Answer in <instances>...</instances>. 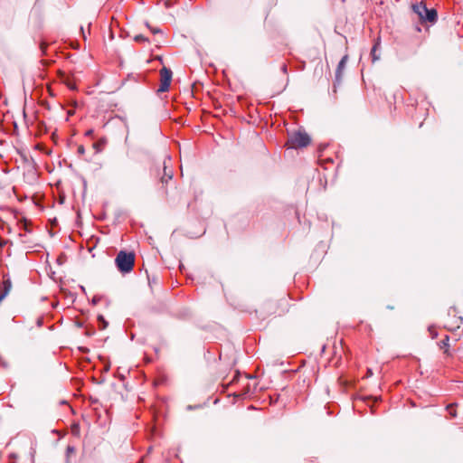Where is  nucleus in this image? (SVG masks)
Instances as JSON below:
<instances>
[{
	"instance_id": "obj_5",
	"label": "nucleus",
	"mask_w": 463,
	"mask_h": 463,
	"mask_svg": "<svg viewBox=\"0 0 463 463\" xmlns=\"http://www.w3.org/2000/svg\"><path fill=\"white\" fill-rule=\"evenodd\" d=\"M59 80L66 85L71 90H77V84L75 82V78L73 75H69L62 71H58L57 72Z\"/></svg>"
},
{
	"instance_id": "obj_27",
	"label": "nucleus",
	"mask_w": 463,
	"mask_h": 463,
	"mask_svg": "<svg viewBox=\"0 0 463 463\" xmlns=\"http://www.w3.org/2000/svg\"><path fill=\"white\" fill-rule=\"evenodd\" d=\"M67 113H68L69 116H72L74 114V110L73 109H69Z\"/></svg>"
},
{
	"instance_id": "obj_20",
	"label": "nucleus",
	"mask_w": 463,
	"mask_h": 463,
	"mask_svg": "<svg viewBox=\"0 0 463 463\" xmlns=\"http://www.w3.org/2000/svg\"><path fill=\"white\" fill-rule=\"evenodd\" d=\"M71 432L73 435L78 436L80 432V427L78 424H73L71 427Z\"/></svg>"
},
{
	"instance_id": "obj_29",
	"label": "nucleus",
	"mask_w": 463,
	"mask_h": 463,
	"mask_svg": "<svg viewBox=\"0 0 463 463\" xmlns=\"http://www.w3.org/2000/svg\"><path fill=\"white\" fill-rule=\"evenodd\" d=\"M78 234H79V235H80V236H82V235H84V234L89 235L90 233H82V232H80V233H78Z\"/></svg>"
},
{
	"instance_id": "obj_14",
	"label": "nucleus",
	"mask_w": 463,
	"mask_h": 463,
	"mask_svg": "<svg viewBox=\"0 0 463 463\" xmlns=\"http://www.w3.org/2000/svg\"><path fill=\"white\" fill-rule=\"evenodd\" d=\"M449 335H445L444 339H442L439 343V347L441 349L445 348V347H448L449 346Z\"/></svg>"
},
{
	"instance_id": "obj_9",
	"label": "nucleus",
	"mask_w": 463,
	"mask_h": 463,
	"mask_svg": "<svg viewBox=\"0 0 463 463\" xmlns=\"http://www.w3.org/2000/svg\"><path fill=\"white\" fill-rule=\"evenodd\" d=\"M98 241H99V238L95 237L94 235H90L88 238V242H87L88 243V246H87L88 250L90 251H91L95 248V246H96Z\"/></svg>"
},
{
	"instance_id": "obj_26",
	"label": "nucleus",
	"mask_w": 463,
	"mask_h": 463,
	"mask_svg": "<svg viewBox=\"0 0 463 463\" xmlns=\"http://www.w3.org/2000/svg\"><path fill=\"white\" fill-rule=\"evenodd\" d=\"M6 243L5 241H3L0 239V248L4 247V245Z\"/></svg>"
},
{
	"instance_id": "obj_11",
	"label": "nucleus",
	"mask_w": 463,
	"mask_h": 463,
	"mask_svg": "<svg viewBox=\"0 0 463 463\" xmlns=\"http://www.w3.org/2000/svg\"><path fill=\"white\" fill-rule=\"evenodd\" d=\"M11 288V282L9 280L4 281V291L0 295V301L8 294Z\"/></svg>"
},
{
	"instance_id": "obj_28",
	"label": "nucleus",
	"mask_w": 463,
	"mask_h": 463,
	"mask_svg": "<svg viewBox=\"0 0 463 463\" xmlns=\"http://www.w3.org/2000/svg\"><path fill=\"white\" fill-rule=\"evenodd\" d=\"M93 146H94L97 150H99V143H94V144H93Z\"/></svg>"
},
{
	"instance_id": "obj_3",
	"label": "nucleus",
	"mask_w": 463,
	"mask_h": 463,
	"mask_svg": "<svg viewBox=\"0 0 463 463\" xmlns=\"http://www.w3.org/2000/svg\"><path fill=\"white\" fill-rule=\"evenodd\" d=\"M414 12L420 16L421 20L435 23L438 18L437 11L434 8H427L423 2L413 6Z\"/></svg>"
},
{
	"instance_id": "obj_10",
	"label": "nucleus",
	"mask_w": 463,
	"mask_h": 463,
	"mask_svg": "<svg viewBox=\"0 0 463 463\" xmlns=\"http://www.w3.org/2000/svg\"><path fill=\"white\" fill-rule=\"evenodd\" d=\"M76 452V449L74 446H71V445H68L67 448H66V460H65V463H71V455H74Z\"/></svg>"
},
{
	"instance_id": "obj_30",
	"label": "nucleus",
	"mask_w": 463,
	"mask_h": 463,
	"mask_svg": "<svg viewBox=\"0 0 463 463\" xmlns=\"http://www.w3.org/2000/svg\"><path fill=\"white\" fill-rule=\"evenodd\" d=\"M368 374H369V375H372V374H373V373H372V371H371L370 369L368 370Z\"/></svg>"
},
{
	"instance_id": "obj_6",
	"label": "nucleus",
	"mask_w": 463,
	"mask_h": 463,
	"mask_svg": "<svg viewBox=\"0 0 463 463\" xmlns=\"http://www.w3.org/2000/svg\"><path fill=\"white\" fill-rule=\"evenodd\" d=\"M347 60H348V56L347 55H345L341 61H339L338 65H337V68H336V71H335V79L336 80H340L341 78H342V75H343V71L345 69V66H346V62H347Z\"/></svg>"
},
{
	"instance_id": "obj_4",
	"label": "nucleus",
	"mask_w": 463,
	"mask_h": 463,
	"mask_svg": "<svg viewBox=\"0 0 463 463\" xmlns=\"http://www.w3.org/2000/svg\"><path fill=\"white\" fill-rule=\"evenodd\" d=\"M160 84L157 90L158 92L168 91L172 81L173 72L170 69L163 67L159 71Z\"/></svg>"
},
{
	"instance_id": "obj_8",
	"label": "nucleus",
	"mask_w": 463,
	"mask_h": 463,
	"mask_svg": "<svg viewBox=\"0 0 463 463\" xmlns=\"http://www.w3.org/2000/svg\"><path fill=\"white\" fill-rule=\"evenodd\" d=\"M381 48V39L377 37L374 41L373 48L371 50L372 61L375 62L380 59L379 55L376 54L377 51Z\"/></svg>"
},
{
	"instance_id": "obj_18",
	"label": "nucleus",
	"mask_w": 463,
	"mask_h": 463,
	"mask_svg": "<svg viewBox=\"0 0 463 463\" xmlns=\"http://www.w3.org/2000/svg\"><path fill=\"white\" fill-rule=\"evenodd\" d=\"M146 27L150 30V32L153 33V34H156V33H161V30L158 29V28H155V27H152L150 26L148 24H146Z\"/></svg>"
},
{
	"instance_id": "obj_23",
	"label": "nucleus",
	"mask_w": 463,
	"mask_h": 463,
	"mask_svg": "<svg viewBox=\"0 0 463 463\" xmlns=\"http://www.w3.org/2000/svg\"><path fill=\"white\" fill-rule=\"evenodd\" d=\"M78 103L76 100H71L70 102V106L72 107L73 109H75L77 107Z\"/></svg>"
},
{
	"instance_id": "obj_2",
	"label": "nucleus",
	"mask_w": 463,
	"mask_h": 463,
	"mask_svg": "<svg viewBox=\"0 0 463 463\" xmlns=\"http://www.w3.org/2000/svg\"><path fill=\"white\" fill-rule=\"evenodd\" d=\"M309 143H310V137L307 133L301 132V131H297V132L292 133L288 137V138L286 142V146L288 148L298 149V148L307 146Z\"/></svg>"
},
{
	"instance_id": "obj_16",
	"label": "nucleus",
	"mask_w": 463,
	"mask_h": 463,
	"mask_svg": "<svg viewBox=\"0 0 463 463\" xmlns=\"http://www.w3.org/2000/svg\"><path fill=\"white\" fill-rule=\"evenodd\" d=\"M134 40L137 43L148 42V39L146 38L143 34L136 35Z\"/></svg>"
},
{
	"instance_id": "obj_1",
	"label": "nucleus",
	"mask_w": 463,
	"mask_h": 463,
	"mask_svg": "<svg viewBox=\"0 0 463 463\" xmlns=\"http://www.w3.org/2000/svg\"><path fill=\"white\" fill-rule=\"evenodd\" d=\"M115 263L118 269L122 273L130 272L135 264V255L133 252H127L125 250H120L116 259Z\"/></svg>"
},
{
	"instance_id": "obj_25",
	"label": "nucleus",
	"mask_w": 463,
	"mask_h": 463,
	"mask_svg": "<svg viewBox=\"0 0 463 463\" xmlns=\"http://www.w3.org/2000/svg\"><path fill=\"white\" fill-rule=\"evenodd\" d=\"M92 134H93V130L92 129H90V130L86 131V133H85V135L88 136V137L92 136Z\"/></svg>"
},
{
	"instance_id": "obj_19",
	"label": "nucleus",
	"mask_w": 463,
	"mask_h": 463,
	"mask_svg": "<svg viewBox=\"0 0 463 463\" xmlns=\"http://www.w3.org/2000/svg\"><path fill=\"white\" fill-rule=\"evenodd\" d=\"M429 332H430V334L432 338H436L438 336L437 330L435 329L434 326H430L429 327Z\"/></svg>"
},
{
	"instance_id": "obj_17",
	"label": "nucleus",
	"mask_w": 463,
	"mask_h": 463,
	"mask_svg": "<svg viewBox=\"0 0 463 463\" xmlns=\"http://www.w3.org/2000/svg\"><path fill=\"white\" fill-rule=\"evenodd\" d=\"M318 160H319V164L321 165V166H324V167H326V165H326V164H327V163H330V164H333V163H334V162H333V160H332L331 158H326V159H324V158H322V157H319V159H318Z\"/></svg>"
},
{
	"instance_id": "obj_15",
	"label": "nucleus",
	"mask_w": 463,
	"mask_h": 463,
	"mask_svg": "<svg viewBox=\"0 0 463 463\" xmlns=\"http://www.w3.org/2000/svg\"><path fill=\"white\" fill-rule=\"evenodd\" d=\"M48 47V43H46L45 41H41L40 43V49L43 52V55H46V49Z\"/></svg>"
},
{
	"instance_id": "obj_7",
	"label": "nucleus",
	"mask_w": 463,
	"mask_h": 463,
	"mask_svg": "<svg viewBox=\"0 0 463 463\" xmlns=\"http://www.w3.org/2000/svg\"><path fill=\"white\" fill-rule=\"evenodd\" d=\"M173 178V172L171 169H167L166 165H164V175L160 179V184L161 187H165L167 184L172 180Z\"/></svg>"
},
{
	"instance_id": "obj_24",
	"label": "nucleus",
	"mask_w": 463,
	"mask_h": 463,
	"mask_svg": "<svg viewBox=\"0 0 463 463\" xmlns=\"http://www.w3.org/2000/svg\"><path fill=\"white\" fill-rule=\"evenodd\" d=\"M281 70H282V71H283L284 73H287V71H288V67H287V65H286V64H283V65H282V67H281Z\"/></svg>"
},
{
	"instance_id": "obj_22",
	"label": "nucleus",
	"mask_w": 463,
	"mask_h": 463,
	"mask_svg": "<svg viewBox=\"0 0 463 463\" xmlns=\"http://www.w3.org/2000/svg\"><path fill=\"white\" fill-rule=\"evenodd\" d=\"M100 300V297L95 296L92 299V303L96 305Z\"/></svg>"
},
{
	"instance_id": "obj_13",
	"label": "nucleus",
	"mask_w": 463,
	"mask_h": 463,
	"mask_svg": "<svg viewBox=\"0 0 463 463\" xmlns=\"http://www.w3.org/2000/svg\"><path fill=\"white\" fill-rule=\"evenodd\" d=\"M446 410L449 413L450 417L455 418L457 416V411L454 404H449L446 407Z\"/></svg>"
},
{
	"instance_id": "obj_12",
	"label": "nucleus",
	"mask_w": 463,
	"mask_h": 463,
	"mask_svg": "<svg viewBox=\"0 0 463 463\" xmlns=\"http://www.w3.org/2000/svg\"><path fill=\"white\" fill-rule=\"evenodd\" d=\"M99 327L100 330H104L107 328L109 323L106 321L102 315L98 316Z\"/></svg>"
},
{
	"instance_id": "obj_21",
	"label": "nucleus",
	"mask_w": 463,
	"mask_h": 463,
	"mask_svg": "<svg viewBox=\"0 0 463 463\" xmlns=\"http://www.w3.org/2000/svg\"><path fill=\"white\" fill-rule=\"evenodd\" d=\"M77 152L79 155L82 156L85 153V148L82 145L79 146L77 148Z\"/></svg>"
}]
</instances>
